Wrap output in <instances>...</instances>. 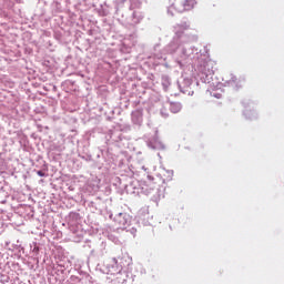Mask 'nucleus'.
Listing matches in <instances>:
<instances>
[{
    "label": "nucleus",
    "mask_w": 284,
    "mask_h": 284,
    "mask_svg": "<svg viewBox=\"0 0 284 284\" xmlns=\"http://www.w3.org/2000/svg\"><path fill=\"white\" fill-rule=\"evenodd\" d=\"M199 3V0H171V6L169 7V12L183 13L187 10H193Z\"/></svg>",
    "instance_id": "f257e3e1"
},
{
    "label": "nucleus",
    "mask_w": 284,
    "mask_h": 284,
    "mask_svg": "<svg viewBox=\"0 0 284 284\" xmlns=\"http://www.w3.org/2000/svg\"><path fill=\"white\" fill-rule=\"evenodd\" d=\"M175 28V33L179 34V32H183L185 30L190 29V24H187L186 22L182 23V24H178L174 27Z\"/></svg>",
    "instance_id": "f03ea898"
},
{
    "label": "nucleus",
    "mask_w": 284,
    "mask_h": 284,
    "mask_svg": "<svg viewBox=\"0 0 284 284\" xmlns=\"http://www.w3.org/2000/svg\"><path fill=\"white\" fill-rule=\"evenodd\" d=\"M203 103H212V91L207 90L203 95Z\"/></svg>",
    "instance_id": "7ed1b4c3"
},
{
    "label": "nucleus",
    "mask_w": 284,
    "mask_h": 284,
    "mask_svg": "<svg viewBox=\"0 0 284 284\" xmlns=\"http://www.w3.org/2000/svg\"><path fill=\"white\" fill-rule=\"evenodd\" d=\"M171 112H173V114H178V112H181V104L171 103Z\"/></svg>",
    "instance_id": "20e7f679"
},
{
    "label": "nucleus",
    "mask_w": 284,
    "mask_h": 284,
    "mask_svg": "<svg viewBox=\"0 0 284 284\" xmlns=\"http://www.w3.org/2000/svg\"><path fill=\"white\" fill-rule=\"evenodd\" d=\"M37 174H38V176H45V172H43V171H38Z\"/></svg>",
    "instance_id": "39448f33"
},
{
    "label": "nucleus",
    "mask_w": 284,
    "mask_h": 284,
    "mask_svg": "<svg viewBox=\"0 0 284 284\" xmlns=\"http://www.w3.org/2000/svg\"><path fill=\"white\" fill-rule=\"evenodd\" d=\"M176 34H178V37H181V33H180V32H178Z\"/></svg>",
    "instance_id": "423d86ee"
},
{
    "label": "nucleus",
    "mask_w": 284,
    "mask_h": 284,
    "mask_svg": "<svg viewBox=\"0 0 284 284\" xmlns=\"http://www.w3.org/2000/svg\"><path fill=\"white\" fill-rule=\"evenodd\" d=\"M114 263H116V258H113Z\"/></svg>",
    "instance_id": "0eeeda50"
}]
</instances>
